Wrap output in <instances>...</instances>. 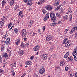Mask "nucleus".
<instances>
[{"label": "nucleus", "instance_id": "1", "mask_svg": "<svg viewBox=\"0 0 77 77\" xmlns=\"http://www.w3.org/2000/svg\"><path fill=\"white\" fill-rule=\"evenodd\" d=\"M63 44H65V47H67L68 44H69L70 43H71V40H68V38H65L64 40L63 41Z\"/></svg>", "mask_w": 77, "mask_h": 77}, {"label": "nucleus", "instance_id": "2", "mask_svg": "<svg viewBox=\"0 0 77 77\" xmlns=\"http://www.w3.org/2000/svg\"><path fill=\"white\" fill-rule=\"evenodd\" d=\"M50 17L51 19L52 22H55V21H56V16H55V14L51 12L50 13Z\"/></svg>", "mask_w": 77, "mask_h": 77}, {"label": "nucleus", "instance_id": "3", "mask_svg": "<svg viewBox=\"0 0 77 77\" xmlns=\"http://www.w3.org/2000/svg\"><path fill=\"white\" fill-rule=\"evenodd\" d=\"M22 36L23 37L25 38L27 36V31L25 29H23L22 31Z\"/></svg>", "mask_w": 77, "mask_h": 77}, {"label": "nucleus", "instance_id": "4", "mask_svg": "<svg viewBox=\"0 0 77 77\" xmlns=\"http://www.w3.org/2000/svg\"><path fill=\"white\" fill-rule=\"evenodd\" d=\"M45 8L47 9V10H48V11H52L53 7L49 5H48L45 6Z\"/></svg>", "mask_w": 77, "mask_h": 77}, {"label": "nucleus", "instance_id": "5", "mask_svg": "<svg viewBox=\"0 0 77 77\" xmlns=\"http://www.w3.org/2000/svg\"><path fill=\"white\" fill-rule=\"evenodd\" d=\"M45 72V69L44 67H41L39 70V73L40 74H43Z\"/></svg>", "mask_w": 77, "mask_h": 77}, {"label": "nucleus", "instance_id": "6", "mask_svg": "<svg viewBox=\"0 0 77 77\" xmlns=\"http://www.w3.org/2000/svg\"><path fill=\"white\" fill-rule=\"evenodd\" d=\"M52 38H53V37L52 36V35H48L47 36L46 40L47 41H50L51 39H52Z\"/></svg>", "mask_w": 77, "mask_h": 77}, {"label": "nucleus", "instance_id": "7", "mask_svg": "<svg viewBox=\"0 0 77 77\" xmlns=\"http://www.w3.org/2000/svg\"><path fill=\"white\" fill-rule=\"evenodd\" d=\"M49 15H50V13L48 12L46 14V16H45L44 19L45 21L47 20H48L49 18Z\"/></svg>", "mask_w": 77, "mask_h": 77}, {"label": "nucleus", "instance_id": "8", "mask_svg": "<svg viewBox=\"0 0 77 77\" xmlns=\"http://www.w3.org/2000/svg\"><path fill=\"white\" fill-rule=\"evenodd\" d=\"M39 48L40 47L39 45H37L35 46L33 48V50L34 51H38L39 50Z\"/></svg>", "mask_w": 77, "mask_h": 77}, {"label": "nucleus", "instance_id": "9", "mask_svg": "<svg viewBox=\"0 0 77 77\" xmlns=\"http://www.w3.org/2000/svg\"><path fill=\"white\" fill-rule=\"evenodd\" d=\"M5 44L6 45H9L10 44V38H8L6 39L5 41Z\"/></svg>", "mask_w": 77, "mask_h": 77}, {"label": "nucleus", "instance_id": "10", "mask_svg": "<svg viewBox=\"0 0 77 77\" xmlns=\"http://www.w3.org/2000/svg\"><path fill=\"white\" fill-rule=\"evenodd\" d=\"M18 16L19 17H21V18H23L24 15H23V12L20 11L19 13Z\"/></svg>", "mask_w": 77, "mask_h": 77}, {"label": "nucleus", "instance_id": "11", "mask_svg": "<svg viewBox=\"0 0 77 77\" xmlns=\"http://www.w3.org/2000/svg\"><path fill=\"white\" fill-rule=\"evenodd\" d=\"M68 59L70 62H72L73 60L74 59V57L73 56H70L69 58V57L68 58Z\"/></svg>", "mask_w": 77, "mask_h": 77}, {"label": "nucleus", "instance_id": "12", "mask_svg": "<svg viewBox=\"0 0 77 77\" xmlns=\"http://www.w3.org/2000/svg\"><path fill=\"white\" fill-rule=\"evenodd\" d=\"M33 1V0H29L28 1V2L27 3L26 5H29L30 6L32 5V2Z\"/></svg>", "mask_w": 77, "mask_h": 77}, {"label": "nucleus", "instance_id": "13", "mask_svg": "<svg viewBox=\"0 0 77 77\" xmlns=\"http://www.w3.org/2000/svg\"><path fill=\"white\" fill-rule=\"evenodd\" d=\"M7 17L5 16H3L1 18V20L2 21H3L5 22V21H6L7 20Z\"/></svg>", "mask_w": 77, "mask_h": 77}, {"label": "nucleus", "instance_id": "14", "mask_svg": "<svg viewBox=\"0 0 77 77\" xmlns=\"http://www.w3.org/2000/svg\"><path fill=\"white\" fill-rule=\"evenodd\" d=\"M48 57V55L47 54H44L42 55V58L43 59H46Z\"/></svg>", "mask_w": 77, "mask_h": 77}, {"label": "nucleus", "instance_id": "15", "mask_svg": "<svg viewBox=\"0 0 77 77\" xmlns=\"http://www.w3.org/2000/svg\"><path fill=\"white\" fill-rule=\"evenodd\" d=\"M74 26L73 27V28H72L71 31L69 32L70 34H72L73 33L75 32V29Z\"/></svg>", "mask_w": 77, "mask_h": 77}, {"label": "nucleus", "instance_id": "16", "mask_svg": "<svg viewBox=\"0 0 77 77\" xmlns=\"http://www.w3.org/2000/svg\"><path fill=\"white\" fill-rule=\"evenodd\" d=\"M68 15H66L63 16V21H65L67 20L68 19Z\"/></svg>", "mask_w": 77, "mask_h": 77}, {"label": "nucleus", "instance_id": "17", "mask_svg": "<svg viewBox=\"0 0 77 77\" xmlns=\"http://www.w3.org/2000/svg\"><path fill=\"white\" fill-rule=\"evenodd\" d=\"M33 23H34V21L33 20H31L29 21V26H32V25H33Z\"/></svg>", "mask_w": 77, "mask_h": 77}, {"label": "nucleus", "instance_id": "18", "mask_svg": "<svg viewBox=\"0 0 77 77\" xmlns=\"http://www.w3.org/2000/svg\"><path fill=\"white\" fill-rule=\"evenodd\" d=\"M24 54V51L23 50H21L19 52V55L20 56H23Z\"/></svg>", "mask_w": 77, "mask_h": 77}, {"label": "nucleus", "instance_id": "19", "mask_svg": "<svg viewBox=\"0 0 77 77\" xmlns=\"http://www.w3.org/2000/svg\"><path fill=\"white\" fill-rule=\"evenodd\" d=\"M3 26H4V22L0 21V28H2V27H3Z\"/></svg>", "mask_w": 77, "mask_h": 77}, {"label": "nucleus", "instance_id": "20", "mask_svg": "<svg viewBox=\"0 0 77 77\" xmlns=\"http://www.w3.org/2000/svg\"><path fill=\"white\" fill-rule=\"evenodd\" d=\"M60 65L61 66H63L65 65V62L63 61H61L60 63Z\"/></svg>", "mask_w": 77, "mask_h": 77}, {"label": "nucleus", "instance_id": "21", "mask_svg": "<svg viewBox=\"0 0 77 77\" xmlns=\"http://www.w3.org/2000/svg\"><path fill=\"white\" fill-rule=\"evenodd\" d=\"M2 56L3 57L7 58L6 57H8V54L7 53H5V54H3Z\"/></svg>", "mask_w": 77, "mask_h": 77}, {"label": "nucleus", "instance_id": "22", "mask_svg": "<svg viewBox=\"0 0 77 77\" xmlns=\"http://www.w3.org/2000/svg\"><path fill=\"white\" fill-rule=\"evenodd\" d=\"M69 21H72V15L70 14L69 16Z\"/></svg>", "mask_w": 77, "mask_h": 77}, {"label": "nucleus", "instance_id": "23", "mask_svg": "<svg viewBox=\"0 0 77 77\" xmlns=\"http://www.w3.org/2000/svg\"><path fill=\"white\" fill-rule=\"evenodd\" d=\"M69 55V52H68L65 54L64 56V58H67L68 57Z\"/></svg>", "mask_w": 77, "mask_h": 77}, {"label": "nucleus", "instance_id": "24", "mask_svg": "<svg viewBox=\"0 0 77 77\" xmlns=\"http://www.w3.org/2000/svg\"><path fill=\"white\" fill-rule=\"evenodd\" d=\"M5 4H6V0H3L2 2V8H3L4 5H5Z\"/></svg>", "mask_w": 77, "mask_h": 77}, {"label": "nucleus", "instance_id": "25", "mask_svg": "<svg viewBox=\"0 0 77 77\" xmlns=\"http://www.w3.org/2000/svg\"><path fill=\"white\" fill-rule=\"evenodd\" d=\"M54 5L55 6L58 5V1H55L54 2Z\"/></svg>", "mask_w": 77, "mask_h": 77}, {"label": "nucleus", "instance_id": "26", "mask_svg": "<svg viewBox=\"0 0 77 77\" xmlns=\"http://www.w3.org/2000/svg\"><path fill=\"white\" fill-rule=\"evenodd\" d=\"M11 75H12L13 76H14L15 74V72L13 69H11Z\"/></svg>", "mask_w": 77, "mask_h": 77}, {"label": "nucleus", "instance_id": "27", "mask_svg": "<svg viewBox=\"0 0 77 77\" xmlns=\"http://www.w3.org/2000/svg\"><path fill=\"white\" fill-rule=\"evenodd\" d=\"M54 23H51L50 24V26H53L57 24V23H56L55 22H54Z\"/></svg>", "mask_w": 77, "mask_h": 77}, {"label": "nucleus", "instance_id": "28", "mask_svg": "<svg viewBox=\"0 0 77 77\" xmlns=\"http://www.w3.org/2000/svg\"><path fill=\"white\" fill-rule=\"evenodd\" d=\"M10 4L11 5H14V1L10 0Z\"/></svg>", "mask_w": 77, "mask_h": 77}, {"label": "nucleus", "instance_id": "29", "mask_svg": "<svg viewBox=\"0 0 77 77\" xmlns=\"http://www.w3.org/2000/svg\"><path fill=\"white\" fill-rule=\"evenodd\" d=\"M68 12L69 13H71V12H72V11L71 10V8H69L68 9Z\"/></svg>", "mask_w": 77, "mask_h": 77}, {"label": "nucleus", "instance_id": "30", "mask_svg": "<svg viewBox=\"0 0 77 77\" xmlns=\"http://www.w3.org/2000/svg\"><path fill=\"white\" fill-rule=\"evenodd\" d=\"M4 47H5V44H4L2 45V47L1 48V51H3V50H4Z\"/></svg>", "mask_w": 77, "mask_h": 77}, {"label": "nucleus", "instance_id": "31", "mask_svg": "<svg viewBox=\"0 0 77 77\" xmlns=\"http://www.w3.org/2000/svg\"><path fill=\"white\" fill-rule=\"evenodd\" d=\"M12 24V23L11 22H10L8 24V28H10L11 27V26Z\"/></svg>", "mask_w": 77, "mask_h": 77}, {"label": "nucleus", "instance_id": "32", "mask_svg": "<svg viewBox=\"0 0 77 77\" xmlns=\"http://www.w3.org/2000/svg\"><path fill=\"white\" fill-rule=\"evenodd\" d=\"M14 32L16 33H17L18 32V29L17 28H15L14 29Z\"/></svg>", "mask_w": 77, "mask_h": 77}, {"label": "nucleus", "instance_id": "33", "mask_svg": "<svg viewBox=\"0 0 77 77\" xmlns=\"http://www.w3.org/2000/svg\"><path fill=\"white\" fill-rule=\"evenodd\" d=\"M62 17V15L58 14V18H61Z\"/></svg>", "mask_w": 77, "mask_h": 77}, {"label": "nucleus", "instance_id": "34", "mask_svg": "<svg viewBox=\"0 0 77 77\" xmlns=\"http://www.w3.org/2000/svg\"><path fill=\"white\" fill-rule=\"evenodd\" d=\"M20 42V40L19 39H18L17 41L16 42V45H18L19 42Z\"/></svg>", "mask_w": 77, "mask_h": 77}, {"label": "nucleus", "instance_id": "35", "mask_svg": "<svg viewBox=\"0 0 77 77\" xmlns=\"http://www.w3.org/2000/svg\"><path fill=\"white\" fill-rule=\"evenodd\" d=\"M19 8V6H18L17 5H15V7H14V11H16L17 10V9Z\"/></svg>", "mask_w": 77, "mask_h": 77}, {"label": "nucleus", "instance_id": "36", "mask_svg": "<svg viewBox=\"0 0 77 77\" xmlns=\"http://www.w3.org/2000/svg\"><path fill=\"white\" fill-rule=\"evenodd\" d=\"M42 12H43V13L44 14H45L47 13V11L44 9H43L42 10Z\"/></svg>", "mask_w": 77, "mask_h": 77}, {"label": "nucleus", "instance_id": "37", "mask_svg": "<svg viewBox=\"0 0 77 77\" xmlns=\"http://www.w3.org/2000/svg\"><path fill=\"white\" fill-rule=\"evenodd\" d=\"M46 0H40V4H42L43 3H44Z\"/></svg>", "mask_w": 77, "mask_h": 77}, {"label": "nucleus", "instance_id": "38", "mask_svg": "<svg viewBox=\"0 0 77 77\" xmlns=\"http://www.w3.org/2000/svg\"><path fill=\"white\" fill-rule=\"evenodd\" d=\"M21 45L22 48H24V44L23 42L21 43Z\"/></svg>", "mask_w": 77, "mask_h": 77}, {"label": "nucleus", "instance_id": "39", "mask_svg": "<svg viewBox=\"0 0 77 77\" xmlns=\"http://www.w3.org/2000/svg\"><path fill=\"white\" fill-rule=\"evenodd\" d=\"M25 63L26 65H30V61H26Z\"/></svg>", "mask_w": 77, "mask_h": 77}, {"label": "nucleus", "instance_id": "40", "mask_svg": "<svg viewBox=\"0 0 77 77\" xmlns=\"http://www.w3.org/2000/svg\"><path fill=\"white\" fill-rule=\"evenodd\" d=\"M29 45V42H26V44H25V45L26 46V47H28Z\"/></svg>", "mask_w": 77, "mask_h": 77}, {"label": "nucleus", "instance_id": "41", "mask_svg": "<svg viewBox=\"0 0 77 77\" xmlns=\"http://www.w3.org/2000/svg\"><path fill=\"white\" fill-rule=\"evenodd\" d=\"M68 31V29H66L64 31V33L65 34H66L67 33V32Z\"/></svg>", "mask_w": 77, "mask_h": 77}, {"label": "nucleus", "instance_id": "42", "mask_svg": "<svg viewBox=\"0 0 77 77\" xmlns=\"http://www.w3.org/2000/svg\"><path fill=\"white\" fill-rule=\"evenodd\" d=\"M34 56H31L30 57V59H31V60H32V59H34Z\"/></svg>", "mask_w": 77, "mask_h": 77}, {"label": "nucleus", "instance_id": "43", "mask_svg": "<svg viewBox=\"0 0 77 77\" xmlns=\"http://www.w3.org/2000/svg\"><path fill=\"white\" fill-rule=\"evenodd\" d=\"M2 57H1V56L0 55V62L2 63Z\"/></svg>", "mask_w": 77, "mask_h": 77}, {"label": "nucleus", "instance_id": "44", "mask_svg": "<svg viewBox=\"0 0 77 77\" xmlns=\"http://www.w3.org/2000/svg\"><path fill=\"white\" fill-rule=\"evenodd\" d=\"M4 71L3 70L0 69V73H3L4 72Z\"/></svg>", "mask_w": 77, "mask_h": 77}, {"label": "nucleus", "instance_id": "45", "mask_svg": "<svg viewBox=\"0 0 77 77\" xmlns=\"http://www.w3.org/2000/svg\"><path fill=\"white\" fill-rule=\"evenodd\" d=\"M5 40H1V43H2V44H3V43H5Z\"/></svg>", "mask_w": 77, "mask_h": 77}, {"label": "nucleus", "instance_id": "46", "mask_svg": "<svg viewBox=\"0 0 77 77\" xmlns=\"http://www.w3.org/2000/svg\"><path fill=\"white\" fill-rule=\"evenodd\" d=\"M42 29H43V32H44V30H45V26H43V27Z\"/></svg>", "mask_w": 77, "mask_h": 77}, {"label": "nucleus", "instance_id": "47", "mask_svg": "<svg viewBox=\"0 0 77 77\" xmlns=\"http://www.w3.org/2000/svg\"><path fill=\"white\" fill-rule=\"evenodd\" d=\"M65 70L66 71H68V68L66 66L65 67Z\"/></svg>", "mask_w": 77, "mask_h": 77}, {"label": "nucleus", "instance_id": "48", "mask_svg": "<svg viewBox=\"0 0 77 77\" xmlns=\"http://www.w3.org/2000/svg\"><path fill=\"white\" fill-rule=\"evenodd\" d=\"M11 65H12L13 66H15V63H13Z\"/></svg>", "mask_w": 77, "mask_h": 77}, {"label": "nucleus", "instance_id": "49", "mask_svg": "<svg viewBox=\"0 0 77 77\" xmlns=\"http://www.w3.org/2000/svg\"><path fill=\"white\" fill-rule=\"evenodd\" d=\"M0 33L1 35H3V31H1L0 32Z\"/></svg>", "mask_w": 77, "mask_h": 77}, {"label": "nucleus", "instance_id": "50", "mask_svg": "<svg viewBox=\"0 0 77 77\" xmlns=\"http://www.w3.org/2000/svg\"><path fill=\"white\" fill-rule=\"evenodd\" d=\"M26 75V73H24V74H23V75H22L21 76V77H24Z\"/></svg>", "mask_w": 77, "mask_h": 77}, {"label": "nucleus", "instance_id": "51", "mask_svg": "<svg viewBox=\"0 0 77 77\" xmlns=\"http://www.w3.org/2000/svg\"><path fill=\"white\" fill-rule=\"evenodd\" d=\"M32 8L31 7H30L29 9H28V11H32Z\"/></svg>", "mask_w": 77, "mask_h": 77}, {"label": "nucleus", "instance_id": "52", "mask_svg": "<svg viewBox=\"0 0 77 77\" xmlns=\"http://www.w3.org/2000/svg\"><path fill=\"white\" fill-rule=\"evenodd\" d=\"M64 12L63 11H61L60 12V14H61V15L64 14Z\"/></svg>", "mask_w": 77, "mask_h": 77}, {"label": "nucleus", "instance_id": "53", "mask_svg": "<svg viewBox=\"0 0 77 77\" xmlns=\"http://www.w3.org/2000/svg\"><path fill=\"white\" fill-rule=\"evenodd\" d=\"M38 32L39 34H41V29L39 28L38 29Z\"/></svg>", "mask_w": 77, "mask_h": 77}, {"label": "nucleus", "instance_id": "54", "mask_svg": "<svg viewBox=\"0 0 77 77\" xmlns=\"http://www.w3.org/2000/svg\"><path fill=\"white\" fill-rule=\"evenodd\" d=\"M23 1L25 3H26L27 2V0H23Z\"/></svg>", "mask_w": 77, "mask_h": 77}, {"label": "nucleus", "instance_id": "55", "mask_svg": "<svg viewBox=\"0 0 77 77\" xmlns=\"http://www.w3.org/2000/svg\"><path fill=\"white\" fill-rule=\"evenodd\" d=\"M3 67H5V66H6V63H4L3 64Z\"/></svg>", "mask_w": 77, "mask_h": 77}, {"label": "nucleus", "instance_id": "56", "mask_svg": "<svg viewBox=\"0 0 77 77\" xmlns=\"http://www.w3.org/2000/svg\"><path fill=\"white\" fill-rule=\"evenodd\" d=\"M35 35H36V33H35V32H33V35L35 36Z\"/></svg>", "mask_w": 77, "mask_h": 77}, {"label": "nucleus", "instance_id": "57", "mask_svg": "<svg viewBox=\"0 0 77 77\" xmlns=\"http://www.w3.org/2000/svg\"><path fill=\"white\" fill-rule=\"evenodd\" d=\"M70 3L71 4H74V2L71 1Z\"/></svg>", "mask_w": 77, "mask_h": 77}, {"label": "nucleus", "instance_id": "58", "mask_svg": "<svg viewBox=\"0 0 77 77\" xmlns=\"http://www.w3.org/2000/svg\"><path fill=\"white\" fill-rule=\"evenodd\" d=\"M75 29V30H77V26H74Z\"/></svg>", "mask_w": 77, "mask_h": 77}, {"label": "nucleus", "instance_id": "59", "mask_svg": "<svg viewBox=\"0 0 77 77\" xmlns=\"http://www.w3.org/2000/svg\"><path fill=\"white\" fill-rule=\"evenodd\" d=\"M61 23H62V21H58V24H60Z\"/></svg>", "mask_w": 77, "mask_h": 77}, {"label": "nucleus", "instance_id": "60", "mask_svg": "<svg viewBox=\"0 0 77 77\" xmlns=\"http://www.w3.org/2000/svg\"><path fill=\"white\" fill-rule=\"evenodd\" d=\"M2 37L3 38H6V36L5 35H4L3 36H2Z\"/></svg>", "mask_w": 77, "mask_h": 77}, {"label": "nucleus", "instance_id": "61", "mask_svg": "<svg viewBox=\"0 0 77 77\" xmlns=\"http://www.w3.org/2000/svg\"><path fill=\"white\" fill-rule=\"evenodd\" d=\"M58 10V6H57L56 8H55V11Z\"/></svg>", "mask_w": 77, "mask_h": 77}, {"label": "nucleus", "instance_id": "62", "mask_svg": "<svg viewBox=\"0 0 77 77\" xmlns=\"http://www.w3.org/2000/svg\"><path fill=\"white\" fill-rule=\"evenodd\" d=\"M70 77H73V75L72 74H71L70 75Z\"/></svg>", "mask_w": 77, "mask_h": 77}, {"label": "nucleus", "instance_id": "63", "mask_svg": "<svg viewBox=\"0 0 77 77\" xmlns=\"http://www.w3.org/2000/svg\"><path fill=\"white\" fill-rule=\"evenodd\" d=\"M34 77H38L39 76H38V75H34Z\"/></svg>", "mask_w": 77, "mask_h": 77}, {"label": "nucleus", "instance_id": "64", "mask_svg": "<svg viewBox=\"0 0 77 77\" xmlns=\"http://www.w3.org/2000/svg\"><path fill=\"white\" fill-rule=\"evenodd\" d=\"M75 77H77V72L75 73Z\"/></svg>", "mask_w": 77, "mask_h": 77}]
</instances>
